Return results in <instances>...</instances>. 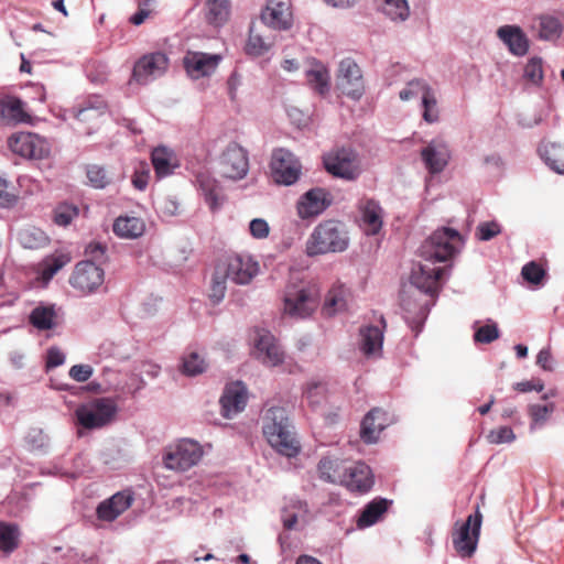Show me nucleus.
<instances>
[{"label":"nucleus","mask_w":564,"mask_h":564,"mask_svg":"<svg viewBox=\"0 0 564 564\" xmlns=\"http://www.w3.org/2000/svg\"><path fill=\"white\" fill-rule=\"evenodd\" d=\"M521 275L528 283L539 285L542 284L546 272L541 264L535 261H531L523 265Z\"/></svg>","instance_id":"53"},{"label":"nucleus","mask_w":564,"mask_h":564,"mask_svg":"<svg viewBox=\"0 0 564 564\" xmlns=\"http://www.w3.org/2000/svg\"><path fill=\"white\" fill-rule=\"evenodd\" d=\"M423 106V119L427 123H434L438 121L440 113L437 108V100L435 93L431 87L424 88V95L422 96Z\"/></svg>","instance_id":"48"},{"label":"nucleus","mask_w":564,"mask_h":564,"mask_svg":"<svg viewBox=\"0 0 564 564\" xmlns=\"http://www.w3.org/2000/svg\"><path fill=\"white\" fill-rule=\"evenodd\" d=\"M93 375V368L89 365H75L69 369V377L77 382L87 381Z\"/></svg>","instance_id":"63"},{"label":"nucleus","mask_w":564,"mask_h":564,"mask_svg":"<svg viewBox=\"0 0 564 564\" xmlns=\"http://www.w3.org/2000/svg\"><path fill=\"white\" fill-rule=\"evenodd\" d=\"M274 44V37L272 36L269 28L262 23H252L249 29L248 41L245 46V51L251 56H261L265 54Z\"/></svg>","instance_id":"27"},{"label":"nucleus","mask_w":564,"mask_h":564,"mask_svg":"<svg viewBox=\"0 0 564 564\" xmlns=\"http://www.w3.org/2000/svg\"><path fill=\"white\" fill-rule=\"evenodd\" d=\"M247 400V388L242 382L237 381L227 384L219 401L223 416L231 419L243 411Z\"/></svg>","instance_id":"22"},{"label":"nucleus","mask_w":564,"mask_h":564,"mask_svg":"<svg viewBox=\"0 0 564 564\" xmlns=\"http://www.w3.org/2000/svg\"><path fill=\"white\" fill-rule=\"evenodd\" d=\"M516 435L512 431V429L508 426H501L496 430H491L487 434V441L490 444H501V443H510L514 441Z\"/></svg>","instance_id":"58"},{"label":"nucleus","mask_w":564,"mask_h":564,"mask_svg":"<svg viewBox=\"0 0 564 564\" xmlns=\"http://www.w3.org/2000/svg\"><path fill=\"white\" fill-rule=\"evenodd\" d=\"M8 148L17 155L30 159L42 160L50 155V143L41 135L33 132L12 133L7 141Z\"/></svg>","instance_id":"9"},{"label":"nucleus","mask_w":564,"mask_h":564,"mask_svg":"<svg viewBox=\"0 0 564 564\" xmlns=\"http://www.w3.org/2000/svg\"><path fill=\"white\" fill-rule=\"evenodd\" d=\"M220 61L221 56L219 54L188 51L183 58V64L189 77L199 79L212 75Z\"/></svg>","instance_id":"17"},{"label":"nucleus","mask_w":564,"mask_h":564,"mask_svg":"<svg viewBox=\"0 0 564 564\" xmlns=\"http://www.w3.org/2000/svg\"><path fill=\"white\" fill-rule=\"evenodd\" d=\"M388 509V500L386 499H375L371 502H369L365 509L362 510L358 521L357 525L359 528H366L375 524L380 517L387 511Z\"/></svg>","instance_id":"41"},{"label":"nucleus","mask_w":564,"mask_h":564,"mask_svg":"<svg viewBox=\"0 0 564 564\" xmlns=\"http://www.w3.org/2000/svg\"><path fill=\"white\" fill-rule=\"evenodd\" d=\"M499 337V329L496 324H487L479 327L475 335L474 339L477 343L489 344L496 340Z\"/></svg>","instance_id":"59"},{"label":"nucleus","mask_w":564,"mask_h":564,"mask_svg":"<svg viewBox=\"0 0 564 564\" xmlns=\"http://www.w3.org/2000/svg\"><path fill=\"white\" fill-rule=\"evenodd\" d=\"M169 67V58L164 53L154 52L140 57L133 66L130 82L147 85L162 76Z\"/></svg>","instance_id":"14"},{"label":"nucleus","mask_w":564,"mask_h":564,"mask_svg":"<svg viewBox=\"0 0 564 564\" xmlns=\"http://www.w3.org/2000/svg\"><path fill=\"white\" fill-rule=\"evenodd\" d=\"M337 85L343 94L359 99L364 94V80L360 67L351 58H345L339 63Z\"/></svg>","instance_id":"15"},{"label":"nucleus","mask_w":564,"mask_h":564,"mask_svg":"<svg viewBox=\"0 0 564 564\" xmlns=\"http://www.w3.org/2000/svg\"><path fill=\"white\" fill-rule=\"evenodd\" d=\"M348 464L337 457H323L318 465L317 470L319 478L330 484H343L347 473Z\"/></svg>","instance_id":"33"},{"label":"nucleus","mask_w":564,"mask_h":564,"mask_svg":"<svg viewBox=\"0 0 564 564\" xmlns=\"http://www.w3.org/2000/svg\"><path fill=\"white\" fill-rule=\"evenodd\" d=\"M218 167L223 177L242 180L249 171L248 152L236 142L229 143L219 156Z\"/></svg>","instance_id":"13"},{"label":"nucleus","mask_w":564,"mask_h":564,"mask_svg":"<svg viewBox=\"0 0 564 564\" xmlns=\"http://www.w3.org/2000/svg\"><path fill=\"white\" fill-rule=\"evenodd\" d=\"M386 328L387 323L383 315L379 316L377 325H367L360 328V349L367 357L381 355Z\"/></svg>","instance_id":"23"},{"label":"nucleus","mask_w":564,"mask_h":564,"mask_svg":"<svg viewBox=\"0 0 564 564\" xmlns=\"http://www.w3.org/2000/svg\"><path fill=\"white\" fill-rule=\"evenodd\" d=\"M228 280V276L226 274H218V265H216L213 280H212V288H210V299L218 303L220 302L226 293V281Z\"/></svg>","instance_id":"56"},{"label":"nucleus","mask_w":564,"mask_h":564,"mask_svg":"<svg viewBox=\"0 0 564 564\" xmlns=\"http://www.w3.org/2000/svg\"><path fill=\"white\" fill-rule=\"evenodd\" d=\"M150 178V171L145 164H141L140 169L135 170L132 176V184L137 189L143 191Z\"/></svg>","instance_id":"64"},{"label":"nucleus","mask_w":564,"mask_h":564,"mask_svg":"<svg viewBox=\"0 0 564 564\" xmlns=\"http://www.w3.org/2000/svg\"><path fill=\"white\" fill-rule=\"evenodd\" d=\"M554 411L555 404L553 402L543 405L530 404L528 406V414L532 421L531 426L533 427L535 425H543Z\"/></svg>","instance_id":"50"},{"label":"nucleus","mask_w":564,"mask_h":564,"mask_svg":"<svg viewBox=\"0 0 564 564\" xmlns=\"http://www.w3.org/2000/svg\"><path fill=\"white\" fill-rule=\"evenodd\" d=\"M539 152L544 162L556 173L564 174V147L554 142H543Z\"/></svg>","instance_id":"39"},{"label":"nucleus","mask_w":564,"mask_h":564,"mask_svg":"<svg viewBox=\"0 0 564 564\" xmlns=\"http://www.w3.org/2000/svg\"><path fill=\"white\" fill-rule=\"evenodd\" d=\"M430 86L420 79H414L408 83V86L402 89L399 94L401 100H410L421 94L424 95V88H429Z\"/></svg>","instance_id":"60"},{"label":"nucleus","mask_w":564,"mask_h":564,"mask_svg":"<svg viewBox=\"0 0 564 564\" xmlns=\"http://www.w3.org/2000/svg\"><path fill=\"white\" fill-rule=\"evenodd\" d=\"M254 355L258 360L268 367H275L283 362L284 354L274 336L269 332H259L254 339Z\"/></svg>","instance_id":"21"},{"label":"nucleus","mask_w":564,"mask_h":564,"mask_svg":"<svg viewBox=\"0 0 564 564\" xmlns=\"http://www.w3.org/2000/svg\"><path fill=\"white\" fill-rule=\"evenodd\" d=\"M434 263H417L413 267L410 281L422 292L435 295L440 290V279L444 272L443 268H436Z\"/></svg>","instance_id":"19"},{"label":"nucleus","mask_w":564,"mask_h":564,"mask_svg":"<svg viewBox=\"0 0 564 564\" xmlns=\"http://www.w3.org/2000/svg\"><path fill=\"white\" fill-rule=\"evenodd\" d=\"M500 225L496 221H486L478 225L476 236L479 240L488 241L500 234Z\"/></svg>","instance_id":"62"},{"label":"nucleus","mask_w":564,"mask_h":564,"mask_svg":"<svg viewBox=\"0 0 564 564\" xmlns=\"http://www.w3.org/2000/svg\"><path fill=\"white\" fill-rule=\"evenodd\" d=\"M19 200L15 188L6 180L0 177V207L10 208Z\"/></svg>","instance_id":"55"},{"label":"nucleus","mask_w":564,"mask_h":564,"mask_svg":"<svg viewBox=\"0 0 564 564\" xmlns=\"http://www.w3.org/2000/svg\"><path fill=\"white\" fill-rule=\"evenodd\" d=\"M206 368V361L195 351L187 352L182 358L181 371L186 376L200 375Z\"/></svg>","instance_id":"47"},{"label":"nucleus","mask_w":564,"mask_h":564,"mask_svg":"<svg viewBox=\"0 0 564 564\" xmlns=\"http://www.w3.org/2000/svg\"><path fill=\"white\" fill-rule=\"evenodd\" d=\"M321 290L316 283L289 285L283 299L284 313L291 317L305 318L318 306Z\"/></svg>","instance_id":"3"},{"label":"nucleus","mask_w":564,"mask_h":564,"mask_svg":"<svg viewBox=\"0 0 564 564\" xmlns=\"http://www.w3.org/2000/svg\"><path fill=\"white\" fill-rule=\"evenodd\" d=\"M133 502V495L130 491L117 492L97 507V516L102 521H113L121 513L128 510Z\"/></svg>","instance_id":"29"},{"label":"nucleus","mask_w":564,"mask_h":564,"mask_svg":"<svg viewBox=\"0 0 564 564\" xmlns=\"http://www.w3.org/2000/svg\"><path fill=\"white\" fill-rule=\"evenodd\" d=\"M358 209L361 215V228L366 235H377L383 225V210L379 203L372 198L359 200Z\"/></svg>","instance_id":"25"},{"label":"nucleus","mask_w":564,"mask_h":564,"mask_svg":"<svg viewBox=\"0 0 564 564\" xmlns=\"http://www.w3.org/2000/svg\"><path fill=\"white\" fill-rule=\"evenodd\" d=\"M18 239L26 249H40L48 242L46 234L36 227L21 229L18 234Z\"/></svg>","instance_id":"44"},{"label":"nucleus","mask_w":564,"mask_h":564,"mask_svg":"<svg viewBox=\"0 0 564 564\" xmlns=\"http://www.w3.org/2000/svg\"><path fill=\"white\" fill-rule=\"evenodd\" d=\"M197 182L210 209L216 210L219 208L223 205L225 197L221 194L217 181L207 174H199L197 176Z\"/></svg>","instance_id":"40"},{"label":"nucleus","mask_w":564,"mask_h":564,"mask_svg":"<svg viewBox=\"0 0 564 564\" xmlns=\"http://www.w3.org/2000/svg\"><path fill=\"white\" fill-rule=\"evenodd\" d=\"M499 39L509 47V51L518 56L527 54L529 41L523 31L516 25H503L497 31Z\"/></svg>","instance_id":"32"},{"label":"nucleus","mask_w":564,"mask_h":564,"mask_svg":"<svg viewBox=\"0 0 564 564\" xmlns=\"http://www.w3.org/2000/svg\"><path fill=\"white\" fill-rule=\"evenodd\" d=\"M218 274H226L236 284H248L259 272V263L249 254L227 256L218 263Z\"/></svg>","instance_id":"8"},{"label":"nucleus","mask_w":564,"mask_h":564,"mask_svg":"<svg viewBox=\"0 0 564 564\" xmlns=\"http://www.w3.org/2000/svg\"><path fill=\"white\" fill-rule=\"evenodd\" d=\"M350 292L344 285H334L326 294L322 312L326 316L344 312L347 308Z\"/></svg>","instance_id":"36"},{"label":"nucleus","mask_w":564,"mask_h":564,"mask_svg":"<svg viewBox=\"0 0 564 564\" xmlns=\"http://www.w3.org/2000/svg\"><path fill=\"white\" fill-rule=\"evenodd\" d=\"M262 433L268 443L280 454L288 457L299 454L301 446L284 408L271 406L263 412Z\"/></svg>","instance_id":"1"},{"label":"nucleus","mask_w":564,"mask_h":564,"mask_svg":"<svg viewBox=\"0 0 564 564\" xmlns=\"http://www.w3.org/2000/svg\"><path fill=\"white\" fill-rule=\"evenodd\" d=\"M78 208L69 204H61L54 210V223L59 226H67L78 216Z\"/></svg>","instance_id":"54"},{"label":"nucleus","mask_w":564,"mask_h":564,"mask_svg":"<svg viewBox=\"0 0 564 564\" xmlns=\"http://www.w3.org/2000/svg\"><path fill=\"white\" fill-rule=\"evenodd\" d=\"M72 261V256L66 251H55L46 256L36 268L37 280L47 284L53 276Z\"/></svg>","instance_id":"31"},{"label":"nucleus","mask_w":564,"mask_h":564,"mask_svg":"<svg viewBox=\"0 0 564 564\" xmlns=\"http://www.w3.org/2000/svg\"><path fill=\"white\" fill-rule=\"evenodd\" d=\"M104 281V269L90 260L79 261L75 265L68 280L72 288L83 295L96 292L102 285Z\"/></svg>","instance_id":"10"},{"label":"nucleus","mask_w":564,"mask_h":564,"mask_svg":"<svg viewBox=\"0 0 564 564\" xmlns=\"http://www.w3.org/2000/svg\"><path fill=\"white\" fill-rule=\"evenodd\" d=\"M86 175L89 184L95 188H105L111 182V176L105 167L97 164L88 165Z\"/></svg>","instance_id":"51"},{"label":"nucleus","mask_w":564,"mask_h":564,"mask_svg":"<svg viewBox=\"0 0 564 564\" xmlns=\"http://www.w3.org/2000/svg\"><path fill=\"white\" fill-rule=\"evenodd\" d=\"M308 405L316 410L326 401V386L322 382H311L304 391Z\"/></svg>","instance_id":"49"},{"label":"nucleus","mask_w":564,"mask_h":564,"mask_svg":"<svg viewBox=\"0 0 564 564\" xmlns=\"http://www.w3.org/2000/svg\"><path fill=\"white\" fill-rule=\"evenodd\" d=\"M349 246L345 225L335 219L319 223L310 235L305 252L310 257L345 251Z\"/></svg>","instance_id":"2"},{"label":"nucleus","mask_w":564,"mask_h":564,"mask_svg":"<svg viewBox=\"0 0 564 564\" xmlns=\"http://www.w3.org/2000/svg\"><path fill=\"white\" fill-rule=\"evenodd\" d=\"M323 163L329 174L344 180L354 181L361 173L359 156L350 148L329 151L323 156Z\"/></svg>","instance_id":"7"},{"label":"nucleus","mask_w":564,"mask_h":564,"mask_svg":"<svg viewBox=\"0 0 564 564\" xmlns=\"http://www.w3.org/2000/svg\"><path fill=\"white\" fill-rule=\"evenodd\" d=\"M306 80L308 86L319 95H325L329 90L328 69L316 59H312L311 67L306 70Z\"/></svg>","instance_id":"37"},{"label":"nucleus","mask_w":564,"mask_h":564,"mask_svg":"<svg viewBox=\"0 0 564 564\" xmlns=\"http://www.w3.org/2000/svg\"><path fill=\"white\" fill-rule=\"evenodd\" d=\"M230 0H204V17L213 26L224 25L230 17Z\"/></svg>","instance_id":"34"},{"label":"nucleus","mask_w":564,"mask_h":564,"mask_svg":"<svg viewBox=\"0 0 564 564\" xmlns=\"http://www.w3.org/2000/svg\"><path fill=\"white\" fill-rule=\"evenodd\" d=\"M382 13L394 22H403L410 15V7L406 0H377Z\"/></svg>","instance_id":"42"},{"label":"nucleus","mask_w":564,"mask_h":564,"mask_svg":"<svg viewBox=\"0 0 564 564\" xmlns=\"http://www.w3.org/2000/svg\"><path fill=\"white\" fill-rule=\"evenodd\" d=\"M30 120L31 116L24 110L21 99L13 96L0 98V124L15 126Z\"/></svg>","instance_id":"30"},{"label":"nucleus","mask_w":564,"mask_h":564,"mask_svg":"<svg viewBox=\"0 0 564 564\" xmlns=\"http://www.w3.org/2000/svg\"><path fill=\"white\" fill-rule=\"evenodd\" d=\"M151 161L158 177L170 175L178 166L172 151L165 147H158L152 151Z\"/></svg>","instance_id":"38"},{"label":"nucleus","mask_w":564,"mask_h":564,"mask_svg":"<svg viewBox=\"0 0 564 564\" xmlns=\"http://www.w3.org/2000/svg\"><path fill=\"white\" fill-rule=\"evenodd\" d=\"M270 169L276 184L290 186L300 178L302 165L292 152L281 148L272 152Z\"/></svg>","instance_id":"12"},{"label":"nucleus","mask_w":564,"mask_h":564,"mask_svg":"<svg viewBox=\"0 0 564 564\" xmlns=\"http://www.w3.org/2000/svg\"><path fill=\"white\" fill-rule=\"evenodd\" d=\"M117 412V404L110 398H97L80 404L75 410L77 423L86 430L100 429L109 424Z\"/></svg>","instance_id":"5"},{"label":"nucleus","mask_w":564,"mask_h":564,"mask_svg":"<svg viewBox=\"0 0 564 564\" xmlns=\"http://www.w3.org/2000/svg\"><path fill=\"white\" fill-rule=\"evenodd\" d=\"M202 455L203 451L198 443L183 440L166 451L163 462L171 470L185 471L196 465Z\"/></svg>","instance_id":"11"},{"label":"nucleus","mask_w":564,"mask_h":564,"mask_svg":"<svg viewBox=\"0 0 564 564\" xmlns=\"http://www.w3.org/2000/svg\"><path fill=\"white\" fill-rule=\"evenodd\" d=\"M330 204L332 197L326 189L312 188L302 195L297 202V215L301 219L313 218L321 215Z\"/></svg>","instance_id":"18"},{"label":"nucleus","mask_w":564,"mask_h":564,"mask_svg":"<svg viewBox=\"0 0 564 564\" xmlns=\"http://www.w3.org/2000/svg\"><path fill=\"white\" fill-rule=\"evenodd\" d=\"M107 105L99 97L88 99L76 109L75 118L79 123H90L89 127L83 129V133L91 134L93 130L98 127L100 118L106 113Z\"/></svg>","instance_id":"28"},{"label":"nucleus","mask_w":564,"mask_h":564,"mask_svg":"<svg viewBox=\"0 0 564 564\" xmlns=\"http://www.w3.org/2000/svg\"><path fill=\"white\" fill-rule=\"evenodd\" d=\"M154 0H141L138 4V11L130 17L129 21L133 25H141L148 18H150L154 11Z\"/></svg>","instance_id":"57"},{"label":"nucleus","mask_w":564,"mask_h":564,"mask_svg":"<svg viewBox=\"0 0 564 564\" xmlns=\"http://www.w3.org/2000/svg\"><path fill=\"white\" fill-rule=\"evenodd\" d=\"M462 243V236L452 228L435 230L421 246V254L426 262H445L451 259Z\"/></svg>","instance_id":"4"},{"label":"nucleus","mask_w":564,"mask_h":564,"mask_svg":"<svg viewBox=\"0 0 564 564\" xmlns=\"http://www.w3.org/2000/svg\"><path fill=\"white\" fill-rule=\"evenodd\" d=\"M85 254L88 257L87 260L101 264L107 260V247L101 242H90L85 249Z\"/></svg>","instance_id":"61"},{"label":"nucleus","mask_w":564,"mask_h":564,"mask_svg":"<svg viewBox=\"0 0 564 564\" xmlns=\"http://www.w3.org/2000/svg\"><path fill=\"white\" fill-rule=\"evenodd\" d=\"M56 312L54 306H36L30 314V323L39 330H48L55 327Z\"/></svg>","instance_id":"43"},{"label":"nucleus","mask_w":564,"mask_h":564,"mask_svg":"<svg viewBox=\"0 0 564 564\" xmlns=\"http://www.w3.org/2000/svg\"><path fill=\"white\" fill-rule=\"evenodd\" d=\"M373 476L371 469L365 463L349 464L341 486L349 491L365 494L371 489Z\"/></svg>","instance_id":"24"},{"label":"nucleus","mask_w":564,"mask_h":564,"mask_svg":"<svg viewBox=\"0 0 564 564\" xmlns=\"http://www.w3.org/2000/svg\"><path fill=\"white\" fill-rule=\"evenodd\" d=\"M112 230L120 238L135 239L143 235L145 224L139 217L119 216L113 223Z\"/></svg>","instance_id":"35"},{"label":"nucleus","mask_w":564,"mask_h":564,"mask_svg":"<svg viewBox=\"0 0 564 564\" xmlns=\"http://www.w3.org/2000/svg\"><path fill=\"white\" fill-rule=\"evenodd\" d=\"M392 423L393 419L387 411L373 408L361 421L360 438L367 444L376 443L381 432Z\"/></svg>","instance_id":"20"},{"label":"nucleus","mask_w":564,"mask_h":564,"mask_svg":"<svg viewBox=\"0 0 564 564\" xmlns=\"http://www.w3.org/2000/svg\"><path fill=\"white\" fill-rule=\"evenodd\" d=\"M19 544V529L15 524L0 522V550L12 552Z\"/></svg>","instance_id":"46"},{"label":"nucleus","mask_w":564,"mask_h":564,"mask_svg":"<svg viewBox=\"0 0 564 564\" xmlns=\"http://www.w3.org/2000/svg\"><path fill=\"white\" fill-rule=\"evenodd\" d=\"M260 20L267 28L286 31L291 29L293 15L290 0H268L262 10Z\"/></svg>","instance_id":"16"},{"label":"nucleus","mask_w":564,"mask_h":564,"mask_svg":"<svg viewBox=\"0 0 564 564\" xmlns=\"http://www.w3.org/2000/svg\"><path fill=\"white\" fill-rule=\"evenodd\" d=\"M421 156L429 172L437 174L446 167L451 154L443 141L433 140L421 151Z\"/></svg>","instance_id":"26"},{"label":"nucleus","mask_w":564,"mask_h":564,"mask_svg":"<svg viewBox=\"0 0 564 564\" xmlns=\"http://www.w3.org/2000/svg\"><path fill=\"white\" fill-rule=\"evenodd\" d=\"M539 36L543 40L557 39L562 32L560 20L553 15H541L538 18Z\"/></svg>","instance_id":"45"},{"label":"nucleus","mask_w":564,"mask_h":564,"mask_svg":"<svg viewBox=\"0 0 564 564\" xmlns=\"http://www.w3.org/2000/svg\"><path fill=\"white\" fill-rule=\"evenodd\" d=\"M482 514L479 508L474 514L468 516L465 522H456L452 532L453 546L456 553L463 557H471L477 550Z\"/></svg>","instance_id":"6"},{"label":"nucleus","mask_w":564,"mask_h":564,"mask_svg":"<svg viewBox=\"0 0 564 564\" xmlns=\"http://www.w3.org/2000/svg\"><path fill=\"white\" fill-rule=\"evenodd\" d=\"M524 78L535 86H541L544 78L543 63L540 57H532L524 67Z\"/></svg>","instance_id":"52"}]
</instances>
